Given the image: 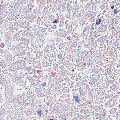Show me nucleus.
Here are the masks:
<instances>
[{
	"label": "nucleus",
	"instance_id": "9b49d317",
	"mask_svg": "<svg viewBox=\"0 0 120 120\" xmlns=\"http://www.w3.org/2000/svg\"><path fill=\"white\" fill-rule=\"evenodd\" d=\"M49 120H54V119H50Z\"/></svg>",
	"mask_w": 120,
	"mask_h": 120
},
{
	"label": "nucleus",
	"instance_id": "ddd939ff",
	"mask_svg": "<svg viewBox=\"0 0 120 120\" xmlns=\"http://www.w3.org/2000/svg\"><path fill=\"white\" fill-rule=\"evenodd\" d=\"M74 71V69H73V70H72V71Z\"/></svg>",
	"mask_w": 120,
	"mask_h": 120
},
{
	"label": "nucleus",
	"instance_id": "423d86ee",
	"mask_svg": "<svg viewBox=\"0 0 120 120\" xmlns=\"http://www.w3.org/2000/svg\"><path fill=\"white\" fill-rule=\"evenodd\" d=\"M65 88H63V91L64 92V93L66 92V91L65 92Z\"/></svg>",
	"mask_w": 120,
	"mask_h": 120
},
{
	"label": "nucleus",
	"instance_id": "f03ea898",
	"mask_svg": "<svg viewBox=\"0 0 120 120\" xmlns=\"http://www.w3.org/2000/svg\"><path fill=\"white\" fill-rule=\"evenodd\" d=\"M102 21L101 19H98L96 21V25H99Z\"/></svg>",
	"mask_w": 120,
	"mask_h": 120
},
{
	"label": "nucleus",
	"instance_id": "f3484780",
	"mask_svg": "<svg viewBox=\"0 0 120 120\" xmlns=\"http://www.w3.org/2000/svg\"><path fill=\"white\" fill-rule=\"evenodd\" d=\"M60 47H59V49H60Z\"/></svg>",
	"mask_w": 120,
	"mask_h": 120
},
{
	"label": "nucleus",
	"instance_id": "20e7f679",
	"mask_svg": "<svg viewBox=\"0 0 120 120\" xmlns=\"http://www.w3.org/2000/svg\"><path fill=\"white\" fill-rule=\"evenodd\" d=\"M113 13L114 14H116L118 13V11L117 8L114 10Z\"/></svg>",
	"mask_w": 120,
	"mask_h": 120
},
{
	"label": "nucleus",
	"instance_id": "9d476101",
	"mask_svg": "<svg viewBox=\"0 0 120 120\" xmlns=\"http://www.w3.org/2000/svg\"><path fill=\"white\" fill-rule=\"evenodd\" d=\"M29 9L30 10V11H31V10L32 9V8H29Z\"/></svg>",
	"mask_w": 120,
	"mask_h": 120
},
{
	"label": "nucleus",
	"instance_id": "6e6552de",
	"mask_svg": "<svg viewBox=\"0 0 120 120\" xmlns=\"http://www.w3.org/2000/svg\"><path fill=\"white\" fill-rule=\"evenodd\" d=\"M114 6H111V8L112 9H113L114 8Z\"/></svg>",
	"mask_w": 120,
	"mask_h": 120
},
{
	"label": "nucleus",
	"instance_id": "f8f14e48",
	"mask_svg": "<svg viewBox=\"0 0 120 120\" xmlns=\"http://www.w3.org/2000/svg\"><path fill=\"white\" fill-rule=\"evenodd\" d=\"M54 26L55 27V28H56V26Z\"/></svg>",
	"mask_w": 120,
	"mask_h": 120
},
{
	"label": "nucleus",
	"instance_id": "39448f33",
	"mask_svg": "<svg viewBox=\"0 0 120 120\" xmlns=\"http://www.w3.org/2000/svg\"><path fill=\"white\" fill-rule=\"evenodd\" d=\"M94 83L93 80H91L89 82L90 84L91 85H92Z\"/></svg>",
	"mask_w": 120,
	"mask_h": 120
},
{
	"label": "nucleus",
	"instance_id": "7ed1b4c3",
	"mask_svg": "<svg viewBox=\"0 0 120 120\" xmlns=\"http://www.w3.org/2000/svg\"><path fill=\"white\" fill-rule=\"evenodd\" d=\"M40 110L39 111H38L37 112L38 115V116H40V117L41 116V114L42 112V110L41 109H40Z\"/></svg>",
	"mask_w": 120,
	"mask_h": 120
},
{
	"label": "nucleus",
	"instance_id": "dca6fc26",
	"mask_svg": "<svg viewBox=\"0 0 120 120\" xmlns=\"http://www.w3.org/2000/svg\"><path fill=\"white\" fill-rule=\"evenodd\" d=\"M112 28L113 29H114V27H112Z\"/></svg>",
	"mask_w": 120,
	"mask_h": 120
},
{
	"label": "nucleus",
	"instance_id": "2eb2a0df",
	"mask_svg": "<svg viewBox=\"0 0 120 120\" xmlns=\"http://www.w3.org/2000/svg\"><path fill=\"white\" fill-rule=\"evenodd\" d=\"M119 107H120V105H119Z\"/></svg>",
	"mask_w": 120,
	"mask_h": 120
},
{
	"label": "nucleus",
	"instance_id": "1a4fd4ad",
	"mask_svg": "<svg viewBox=\"0 0 120 120\" xmlns=\"http://www.w3.org/2000/svg\"><path fill=\"white\" fill-rule=\"evenodd\" d=\"M106 11V10H105L103 11V13H105Z\"/></svg>",
	"mask_w": 120,
	"mask_h": 120
},
{
	"label": "nucleus",
	"instance_id": "f257e3e1",
	"mask_svg": "<svg viewBox=\"0 0 120 120\" xmlns=\"http://www.w3.org/2000/svg\"><path fill=\"white\" fill-rule=\"evenodd\" d=\"M73 98H75V101L76 102L79 103L80 101V100H78L79 96L78 95L76 96H74L73 97Z\"/></svg>",
	"mask_w": 120,
	"mask_h": 120
},
{
	"label": "nucleus",
	"instance_id": "0eeeda50",
	"mask_svg": "<svg viewBox=\"0 0 120 120\" xmlns=\"http://www.w3.org/2000/svg\"><path fill=\"white\" fill-rule=\"evenodd\" d=\"M57 20H55L53 22V23H57Z\"/></svg>",
	"mask_w": 120,
	"mask_h": 120
},
{
	"label": "nucleus",
	"instance_id": "4468645a",
	"mask_svg": "<svg viewBox=\"0 0 120 120\" xmlns=\"http://www.w3.org/2000/svg\"><path fill=\"white\" fill-rule=\"evenodd\" d=\"M58 57L59 56V55H58Z\"/></svg>",
	"mask_w": 120,
	"mask_h": 120
}]
</instances>
